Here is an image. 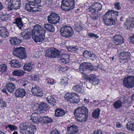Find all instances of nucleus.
<instances>
[{
	"label": "nucleus",
	"instance_id": "nucleus-51",
	"mask_svg": "<svg viewBox=\"0 0 134 134\" xmlns=\"http://www.w3.org/2000/svg\"><path fill=\"white\" fill-rule=\"evenodd\" d=\"M114 5V6L115 8L118 10H119L121 9V7L120 5V3L119 2H116L115 3Z\"/></svg>",
	"mask_w": 134,
	"mask_h": 134
},
{
	"label": "nucleus",
	"instance_id": "nucleus-36",
	"mask_svg": "<svg viewBox=\"0 0 134 134\" xmlns=\"http://www.w3.org/2000/svg\"><path fill=\"white\" fill-rule=\"evenodd\" d=\"M16 24L17 26L20 29H22L23 24L22 21V18H17L15 19V21L13 23Z\"/></svg>",
	"mask_w": 134,
	"mask_h": 134
},
{
	"label": "nucleus",
	"instance_id": "nucleus-1",
	"mask_svg": "<svg viewBox=\"0 0 134 134\" xmlns=\"http://www.w3.org/2000/svg\"><path fill=\"white\" fill-rule=\"evenodd\" d=\"M46 32L45 30L40 25H35L32 31V38L34 42L36 43L38 42H44Z\"/></svg>",
	"mask_w": 134,
	"mask_h": 134
},
{
	"label": "nucleus",
	"instance_id": "nucleus-9",
	"mask_svg": "<svg viewBox=\"0 0 134 134\" xmlns=\"http://www.w3.org/2000/svg\"><path fill=\"white\" fill-rule=\"evenodd\" d=\"M125 29L128 30H132L134 28V18L133 16H129L126 19V21L123 24Z\"/></svg>",
	"mask_w": 134,
	"mask_h": 134
},
{
	"label": "nucleus",
	"instance_id": "nucleus-55",
	"mask_svg": "<svg viewBox=\"0 0 134 134\" xmlns=\"http://www.w3.org/2000/svg\"><path fill=\"white\" fill-rule=\"evenodd\" d=\"M9 35V32L7 31V30L6 29L5 30V31H4V32L3 33V34H2L1 36L3 37L6 38L7 37H8Z\"/></svg>",
	"mask_w": 134,
	"mask_h": 134
},
{
	"label": "nucleus",
	"instance_id": "nucleus-22",
	"mask_svg": "<svg viewBox=\"0 0 134 134\" xmlns=\"http://www.w3.org/2000/svg\"><path fill=\"white\" fill-rule=\"evenodd\" d=\"M66 113V111L61 108H57L55 110V114L56 117H62Z\"/></svg>",
	"mask_w": 134,
	"mask_h": 134
},
{
	"label": "nucleus",
	"instance_id": "nucleus-32",
	"mask_svg": "<svg viewBox=\"0 0 134 134\" xmlns=\"http://www.w3.org/2000/svg\"><path fill=\"white\" fill-rule=\"evenodd\" d=\"M46 100L48 103L52 106H54L56 103V100L52 95L48 96Z\"/></svg>",
	"mask_w": 134,
	"mask_h": 134
},
{
	"label": "nucleus",
	"instance_id": "nucleus-24",
	"mask_svg": "<svg viewBox=\"0 0 134 134\" xmlns=\"http://www.w3.org/2000/svg\"><path fill=\"white\" fill-rule=\"evenodd\" d=\"M118 54L120 59H131V54L128 52H121L118 53Z\"/></svg>",
	"mask_w": 134,
	"mask_h": 134
},
{
	"label": "nucleus",
	"instance_id": "nucleus-3",
	"mask_svg": "<svg viewBox=\"0 0 134 134\" xmlns=\"http://www.w3.org/2000/svg\"><path fill=\"white\" fill-rule=\"evenodd\" d=\"M118 12L113 10H109L106 12L103 17L104 23L107 26L115 25V20L118 15Z\"/></svg>",
	"mask_w": 134,
	"mask_h": 134
},
{
	"label": "nucleus",
	"instance_id": "nucleus-40",
	"mask_svg": "<svg viewBox=\"0 0 134 134\" xmlns=\"http://www.w3.org/2000/svg\"><path fill=\"white\" fill-rule=\"evenodd\" d=\"M44 28L48 31L53 32L54 31V28L52 25L48 24H45L44 25Z\"/></svg>",
	"mask_w": 134,
	"mask_h": 134
},
{
	"label": "nucleus",
	"instance_id": "nucleus-12",
	"mask_svg": "<svg viewBox=\"0 0 134 134\" xmlns=\"http://www.w3.org/2000/svg\"><path fill=\"white\" fill-rule=\"evenodd\" d=\"M35 5H34L32 4H26L25 5V9L30 13H35L36 12H40L42 11L41 7L39 6L35 7Z\"/></svg>",
	"mask_w": 134,
	"mask_h": 134
},
{
	"label": "nucleus",
	"instance_id": "nucleus-38",
	"mask_svg": "<svg viewBox=\"0 0 134 134\" xmlns=\"http://www.w3.org/2000/svg\"><path fill=\"white\" fill-rule=\"evenodd\" d=\"M69 78L68 75H66L62 77V79L60 81V83L63 85H67L69 83Z\"/></svg>",
	"mask_w": 134,
	"mask_h": 134
},
{
	"label": "nucleus",
	"instance_id": "nucleus-48",
	"mask_svg": "<svg viewBox=\"0 0 134 134\" xmlns=\"http://www.w3.org/2000/svg\"><path fill=\"white\" fill-rule=\"evenodd\" d=\"M53 2L52 0H44L43 2L44 4L47 6H51Z\"/></svg>",
	"mask_w": 134,
	"mask_h": 134
},
{
	"label": "nucleus",
	"instance_id": "nucleus-13",
	"mask_svg": "<svg viewBox=\"0 0 134 134\" xmlns=\"http://www.w3.org/2000/svg\"><path fill=\"white\" fill-rule=\"evenodd\" d=\"M124 86L127 88H132L134 87V77L129 76L124 78L123 81Z\"/></svg>",
	"mask_w": 134,
	"mask_h": 134
},
{
	"label": "nucleus",
	"instance_id": "nucleus-54",
	"mask_svg": "<svg viewBox=\"0 0 134 134\" xmlns=\"http://www.w3.org/2000/svg\"><path fill=\"white\" fill-rule=\"evenodd\" d=\"M47 80H48L47 83L50 85H53L55 83L54 80L52 78H48Z\"/></svg>",
	"mask_w": 134,
	"mask_h": 134
},
{
	"label": "nucleus",
	"instance_id": "nucleus-16",
	"mask_svg": "<svg viewBox=\"0 0 134 134\" xmlns=\"http://www.w3.org/2000/svg\"><path fill=\"white\" fill-rule=\"evenodd\" d=\"M31 92L32 94L35 96L41 97L43 95V91L38 86H36L34 87H32L31 90Z\"/></svg>",
	"mask_w": 134,
	"mask_h": 134
},
{
	"label": "nucleus",
	"instance_id": "nucleus-50",
	"mask_svg": "<svg viewBox=\"0 0 134 134\" xmlns=\"http://www.w3.org/2000/svg\"><path fill=\"white\" fill-rule=\"evenodd\" d=\"M88 35L89 37L91 38L94 37L96 38H98L99 37V36L97 34L92 32H89L88 33Z\"/></svg>",
	"mask_w": 134,
	"mask_h": 134
},
{
	"label": "nucleus",
	"instance_id": "nucleus-11",
	"mask_svg": "<svg viewBox=\"0 0 134 134\" xmlns=\"http://www.w3.org/2000/svg\"><path fill=\"white\" fill-rule=\"evenodd\" d=\"M60 54L59 51L54 48H52L50 50L47 51L45 54V56L51 58H58Z\"/></svg>",
	"mask_w": 134,
	"mask_h": 134
},
{
	"label": "nucleus",
	"instance_id": "nucleus-62",
	"mask_svg": "<svg viewBox=\"0 0 134 134\" xmlns=\"http://www.w3.org/2000/svg\"><path fill=\"white\" fill-rule=\"evenodd\" d=\"M78 49V48L77 46H74L72 52L73 53L76 52Z\"/></svg>",
	"mask_w": 134,
	"mask_h": 134
},
{
	"label": "nucleus",
	"instance_id": "nucleus-39",
	"mask_svg": "<svg viewBox=\"0 0 134 134\" xmlns=\"http://www.w3.org/2000/svg\"><path fill=\"white\" fill-rule=\"evenodd\" d=\"M32 65L29 63H25L23 66V69L24 70L30 71L32 69Z\"/></svg>",
	"mask_w": 134,
	"mask_h": 134
},
{
	"label": "nucleus",
	"instance_id": "nucleus-56",
	"mask_svg": "<svg viewBox=\"0 0 134 134\" xmlns=\"http://www.w3.org/2000/svg\"><path fill=\"white\" fill-rule=\"evenodd\" d=\"M7 104L6 102L3 100L0 101V106L1 107H7Z\"/></svg>",
	"mask_w": 134,
	"mask_h": 134
},
{
	"label": "nucleus",
	"instance_id": "nucleus-49",
	"mask_svg": "<svg viewBox=\"0 0 134 134\" xmlns=\"http://www.w3.org/2000/svg\"><path fill=\"white\" fill-rule=\"evenodd\" d=\"M29 3L30 4H32L34 5H36L39 3L40 2V0H28Z\"/></svg>",
	"mask_w": 134,
	"mask_h": 134
},
{
	"label": "nucleus",
	"instance_id": "nucleus-2",
	"mask_svg": "<svg viewBox=\"0 0 134 134\" xmlns=\"http://www.w3.org/2000/svg\"><path fill=\"white\" fill-rule=\"evenodd\" d=\"M88 111L85 106L78 107L75 110L74 114L77 121L80 122L87 121L88 117Z\"/></svg>",
	"mask_w": 134,
	"mask_h": 134
},
{
	"label": "nucleus",
	"instance_id": "nucleus-63",
	"mask_svg": "<svg viewBox=\"0 0 134 134\" xmlns=\"http://www.w3.org/2000/svg\"><path fill=\"white\" fill-rule=\"evenodd\" d=\"M116 126L117 128H121L122 127V125L119 122H116Z\"/></svg>",
	"mask_w": 134,
	"mask_h": 134
},
{
	"label": "nucleus",
	"instance_id": "nucleus-44",
	"mask_svg": "<svg viewBox=\"0 0 134 134\" xmlns=\"http://www.w3.org/2000/svg\"><path fill=\"white\" fill-rule=\"evenodd\" d=\"M5 128L7 129L8 128L9 130L11 131H13L14 130H16L18 128L16 126L14 125H8L7 126H6Z\"/></svg>",
	"mask_w": 134,
	"mask_h": 134
},
{
	"label": "nucleus",
	"instance_id": "nucleus-46",
	"mask_svg": "<svg viewBox=\"0 0 134 134\" xmlns=\"http://www.w3.org/2000/svg\"><path fill=\"white\" fill-rule=\"evenodd\" d=\"M30 120L32 123H34L38 124L39 120V118L37 117L33 116V115L31 116Z\"/></svg>",
	"mask_w": 134,
	"mask_h": 134
},
{
	"label": "nucleus",
	"instance_id": "nucleus-37",
	"mask_svg": "<svg viewBox=\"0 0 134 134\" xmlns=\"http://www.w3.org/2000/svg\"><path fill=\"white\" fill-rule=\"evenodd\" d=\"M100 111V110L99 108H98L94 110L92 113V117L96 119H98Z\"/></svg>",
	"mask_w": 134,
	"mask_h": 134
},
{
	"label": "nucleus",
	"instance_id": "nucleus-47",
	"mask_svg": "<svg viewBox=\"0 0 134 134\" xmlns=\"http://www.w3.org/2000/svg\"><path fill=\"white\" fill-rule=\"evenodd\" d=\"M91 13V14L90 15V16L92 19L95 20L98 19V15L96 13Z\"/></svg>",
	"mask_w": 134,
	"mask_h": 134
},
{
	"label": "nucleus",
	"instance_id": "nucleus-45",
	"mask_svg": "<svg viewBox=\"0 0 134 134\" xmlns=\"http://www.w3.org/2000/svg\"><path fill=\"white\" fill-rule=\"evenodd\" d=\"M7 68V66L6 64H2L0 65V71L1 72H6Z\"/></svg>",
	"mask_w": 134,
	"mask_h": 134
},
{
	"label": "nucleus",
	"instance_id": "nucleus-42",
	"mask_svg": "<svg viewBox=\"0 0 134 134\" xmlns=\"http://www.w3.org/2000/svg\"><path fill=\"white\" fill-rule=\"evenodd\" d=\"M28 125H27L26 123L23 122L21 123L19 126V128L21 132L23 133V132H25L26 130L27 129V128L28 126Z\"/></svg>",
	"mask_w": 134,
	"mask_h": 134
},
{
	"label": "nucleus",
	"instance_id": "nucleus-6",
	"mask_svg": "<svg viewBox=\"0 0 134 134\" xmlns=\"http://www.w3.org/2000/svg\"><path fill=\"white\" fill-rule=\"evenodd\" d=\"M79 95L74 92L66 93L65 96V99L70 103L76 104L80 101Z\"/></svg>",
	"mask_w": 134,
	"mask_h": 134
},
{
	"label": "nucleus",
	"instance_id": "nucleus-23",
	"mask_svg": "<svg viewBox=\"0 0 134 134\" xmlns=\"http://www.w3.org/2000/svg\"><path fill=\"white\" fill-rule=\"evenodd\" d=\"M83 57L85 58H89L91 57L96 59L97 58L96 55L93 54L92 52L85 50L83 53Z\"/></svg>",
	"mask_w": 134,
	"mask_h": 134
},
{
	"label": "nucleus",
	"instance_id": "nucleus-34",
	"mask_svg": "<svg viewBox=\"0 0 134 134\" xmlns=\"http://www.w3.org/2000/svg\"><path fill=\"white\" fill-rule=\"evenodd\" d=\"M72 89L75 91L82 94L84 92V89L82 88L81 86L79 85H76L73 86L72 87Z\"/></svg>",
	"mask_w": 134,
	"mask_h": 134
},
{
	"label": "nucleus",
	"instance_id": "nucleus-15",
	"mask_svg": "<svg viewBox=\"0 0 134 134\" xmlns=\"http://www.w3.org/2000/svg\"><path fill=\"white\" fill-rule=\"evenodd\" d=\"M80 70L82 73H84V72L87 71V73L88 72V71H96V69H94L93 65L91 63L87 64L86 65H80Z\"/></svg>",
	"mask_w": 134,
	"mask_h": 134
},
{
	"label": "nucleus",
	"instance_id": "nucleus-27",
	"mask_svg": "<svg viewBox=\"0 0 134 134\" xmlns=\"http://www.w3.org/2000/svg\"><path fill=\"white\" fill-rule=\"evenodd\" d=\"M5 86L7 91L10 93L13 92L16 88L15 85L9 82L6 83Z\"/></svg>",
	"mask_w": 134,
	"mask_h": 134
},
{
	"label": "nucleus",
	"instance_id": "nucleus-60",
	"mask_svg": "<svg viewBox=\"0 0 134 134\" xmlns=\"http://www.w3.org/2000/svg\"><path fill=\"white\" fill-rule=\"evenodd\" d=\"M6 29L5 27H0V35H1L4 31H5Z\"/></svg>",
	"mask_w": 134,
	"mask_h": 134
},
{
	"label": "nucleus",
	"instance_id": "nucleus-35",
	"mask_svg": "<svg viewBox=\"0 0 134 134\" xmlns=\"http://www.w3.org/2000/svg\"><path fill=\"white\" fill-rule=\"evenodd\" d=\"M25 73L24 71L20 69L15 70L12 72L13 75L19 77L23 76Z\"/></svg>",
	"mask_w": 134,
	"mask_h": 134
},
{
	"label": "nucleus",
	"instance_id": "nucleus-14",
	"mask_svg": "<svg viewBox=\"0 0 134 134\" xmlns=\"http://www.w3.org/2000/svg\"><path fill=\"white\" fill-rule=\"evenodd\" d=\"M60 19L59 15L55 13H51L48 17V21L52 24H56L59 23Z\"/></svg>",
	"mask_w": 134,
	"mask_h": 134
},
{
	"label": "nucleus",
	"instance_id": "nucleus-58",
	"mask_svg": "<svg viewBox=\"0 0 134 134\" xmlns=\"http://www.w3.org/2000/svg\"><path fill=\"white\" fill-rule=\"evenodd\" d=\"M130 42L133 44H134V34L131 36L129 37Z\"/></svg>",
	"mask_w": 134,
	"mask_h": 134
},
{
	"label": "nucleus",
	"instance_id": "nucleus-64",
	"mask_svg": "<svg viewBox=\"0 0 134 134\" xmlns=\"http://www.w3.org/2000/svg\"><path fill=\"white\" fill-rule=\"evenodd\" d=\"M87 73L86 72H84V73H82V76L85 79H87V78L88 77L86 75V73Z\"/></svg>",
	"mask_w": 134,
	"mask_h": 134
},
{
	"label": "nucleus",
	"instance_id": "nucleus-41",
	"mask_svg": "<svg viewBox=\"0 0 134 134\" xmlns=\"http://www.w3.org/2000/svg\"><path fill=\"white\" fill-rule=\"evenodd\" d=\"M122 102L119 100H117L113 104L114 107L115 109L120 108L122 106Z\"/></svg>",
	"mask_w": 134,
	"mask_h": 134
},
{
	"label": "nucleus",
	"instance_id": "nucleus-20",
	"mask_svg": "<svg viewBox=\"0 0 134 134\" xmlns=\"http://www.w3.org/2000/svg\"><path fill=\"white\" fill-rule=\"evenodd\" d=\"M124 40L123 37L120 35H116L113 38V42L117 46L122 44L124 43Z\"/></svg>",
	"mask_w": 134,
	"mask_h": 134
},
{
	"label": "nucleus",
	"instance_id": "nucleus-5",
	"mask_svg": "<svg viewBox=\"0 0 134 134\" xmlns=\"http://www.w3.org/2000/svg\"><path fill=\"white\" fill-rule=\"evenodd\" d=\"M13 54L19 59H26L27 54L25 48L20 46L14 49Z\"/></svg>",
	"mask_w": 134,
	"mask_h": 134
},
{
	"label": "nucleus",
	"instance_id": "nucleus-4",
	"mask_svg": "<svg viewBox=\"0 0 134 134\" xmlns=\"http://www.w3.org/2000/svg\"><path fill=\"white\" fill-rule=\"evenodd\" d=\"M75 5V0H62L61 7L63 10L67 12L74 8Z\"/></svg>",
	"mask_w": 134,
	"mask_h": 134
},
{
	"label": "nucleus",
	"instance_id": "nucleus-31",
	"mask_svg": "<svg viewBox=\"0 0 134 134\" xmlns=\"http://www.w3.org/2000/svg\"><path fill=\"white\" fill-rule=\"evenodd\" d=\"M74 26L75 30L79 32L82 31L83 29V27L81 23L77 21L74 22Z\"/></svg>",
	"mask_w": 134,
	"mask_h": 134
},
{
	"label": "nucleus",
	"instance_id": "nucleus-57",
	"mask_svg": "<svg viewBox=\"0 0 134 134\" xmlns=\"http://www.w3.org/2000/svg\"><path fill=\"white\" fill-rule=\"evenodd\" d=\"M50 134H60V131L56 129L53 130L50 132Z\"/></svg>",
	"mask_w": 134,
	"mask_h": 134
},
{
	"label": "nucleus",
	"instance_id": "nucleus-8",
	"mask_svg": "<svg viewBox=\"0 0 134 134\" xmlns=\"http://www.w3.org/2000/svg\"><path fill=\"white\" fill-rule=\"evenodd\" d=\"M20 0H10L8 4L7 8L8 11L12 10L13 9L17 10L20 7Z\"/></svg>",
	"mask_w": 134,
	"mask_h": 134
},
{
	"label": "nucleus",
	"instance_id": "nucleus-19",
	"mask_svg": "<svg viewBox=\"0 0 134 134\" xmlns=\"http://www.w3.org/2000/svg\"><path fill=\"white\" fill-rule=\"evenodd\" d=\"M36 130V126L31 124L28 125L27 129L23 132V134H34Z\"/></svg>",
	"mask_w": 134,
	"mask_h": 134
},
{
	"label": "nucleus",
	"instance_id": "nucleus-52",
	"mask_svg": "<svg viewBox=\"0 0 134 134\" xmlns=\"http://www.w3.org/2000/svg\"><path fill=\"white\" fill-rule=\"evenodd\" d=\"M8 19V16L6 15H2L0 16V19L2 21H5Z\"/></svg>",
	"mask_w": 134,
	"mask_h": 134
},
{
	"label": "nucleus",
	"instance_id": "nucleus-18",
	"mask_svg": "<svg viewBox=\"0 0 134 134\" xmlns=\"http://www.w3.org/2000/svg\"><path fill=\"white\" fill-rule=\"evenodd\" d=\"M26 94L25 89L21 88L16 89L14 93V95L16 97L21 98L25 96Z\"/></svg>",
	"mask_w": 134,
	"mask_h": 134
},
{
	"label": "nucleus",
	"instance_id": "nucleus-21",
	"mask_svg": "<svg viewBox=\"0 0 134 134\" xmlns=\"http://www.w3.org/2000/svg\"><path fill=\"white\" fill-rule=\"evenodd\" d=\"M67 130L69 134H76L78 133L79 131L78 127L74 125L68 126Z\"/></svg>",
	"mask_w": 134,
	"mask_h": 134
},
{
	"label": "nucleus",
	"instance_id": "nucleus-25",
	"mask_svg": "<svg viewBox=\"0 0 134 134\" xmlns=\"http://www.w3.org/2000/svg\"><path fill=\"white\" fill-rule=\"evenodd\" d=\"M39 120L40 122L46 124H48L49 123H51L53 121L52 119L49 117L48 116H44L40 117L39 118Z\"/></svg>",
	"mask_w": 134,
	"mask_h": 134
},
{
	"label": "nucleus",
	"instance_id": "nucleus-43",
	"mask_svg": "<svg viewBox=\"0 0 134 134\" xmlns=\"http://www.w3.org/2000/svg\"><path fill=\"white\" fill-rule=\"evenodd\" d=\"M24 34L23 36L22 37L23 39L25 40H28L30 39L31 37V33L30 32L27 31L23 33Z\"/></svg>",
	"mask_w": 134,
	"mask_h": 134
},
{
	"label": "nucleus",
	"instance_id": "nucleus-10",
	"mask_svg": "<svg viewBox=\"0 0 134 134\" xmlns=\"http://www.w3.org/2000/svg\"><path fill=\"white\" fill-rule=\"evenodd\" d=\"M102 5L99 2H96L93 3L90 6L87 10L90 13H96L101 10Z\"/></svg>",
	"mask_w": 134,
	"mask_h": 134
},
{
	"label": "nucleus",
	"instance_id": "nucleus-53",
	"mask_svg": "<svg viewBox=\"0 0 134 134\" xmlns=\"http://www.w3.org/2000/svg\"><path fill=\"white\" fill-rule=\"evenodd\" d=\"M68 69V67L66 66L62 67L60 66L58 68V70L59 71H62V72H65Z\"/></svg>",
	"mask_w": 134,
	"mask_h": 134
},
{
	"label": "nucleus",
	"instance_id": "nucleus-26",
	"mask_svg": "<svg viewBox=\"0 0 134 134\" xmlns=\"http://www.w3.org/2000/svg\"><path fill=\"white\" fill-rule=\"evenodd\" d=\"M12 45L18 46L21 42V41L16 37H12L9 40Z\"/></svg>",
	"mask_w": 134,
	"mask_h": 134
},
{
	"label": "nucleus",
	"instance_id": "nucleus-17",
	"mask_svg": "<svg viewBox=\"0 0 134 134\" xmlns=\"http://www.w3.org/2000/svg\"><path fill=\"white\" fill-rule=\"evenodd\" d=\"M72 59H59V62L62 65L67 64L72 68H74L75 66L76 65L77 62L72 61L71 60Z\"/></svg>",
	"mask_w": 134,
	"mask_h": 134
},
{
	"label": "nucleus",
	"instance_id": "nucleus-59",
	"mask_svg": "<svg viewBox=\"0 0 134 134\" xmlns=\"http://www.w3.org/2000/svg\"><path fill=\"white\" fill-rule=\"evenodd\" d=\"M93 134H103V133L100 130H95Z\"/></svg>",
	"mask_w": 134,
	"mask_h": 134
},
{
	"label": "nucleus",
	"instance_id": "nucleus-61",
	"mask_svg": "<svg viewBox=\"0 0 134 134\" xmlns=\"http://www.w3.org/2000/svg\"><path fill=\"white\" fill-rule=\"evenodd\" d=\"M108 47L109 48H115V46L112 43H110L108 45Z\"/></svg>",
	"mask_w": 134,
	"mask_h": 134
},
{
	"label": "nucleus",
	"instance_id": "nucleus-29",
	"mask_svg": "<svg viewBox=\"0 0 134 134\" xmlns=\"http://www.w3.org/2000/svg\"><path fill=\"white\" fill-rule=\"evenodd\" d=\"M49 109V107L48 104L42 102L39 104L38 110L41 112L44 113L47 111Z\"/></svg>",
	"mask_w": 134,
	"mask_h": 134
},
{
	"label": "nucleus",
	"instance_id": "nucleus-33",
	"mask_svg": "<svg viewBox=\"0 0 134 134\" xmlns=\"http://www.w3.org/2000/svg\"><path fill=\"white\" fill-rule=\"evenodd\" d=\"M127 129L129 131L134 132V119H131L126 125Z\"/></svg>",
	"mask_w": 134,
	"mask_h": 134
},
{
	"label": "nucleus",
	"instance_id": "nucleus-30",
	"mask_svg": "<svg viewBox=\"0 0 134 134\" xmlns=\"http://www.w3.org/2000/svg\"><path fill=\"white\" fill-rule=\"evenodd\" d=\"M10 64L13 68H18L21 66V63L18 59H12L10 62Z\"/></svg>",
	"mask_w": 134,
	"mask_h": 134
},
{
	"label": "nucleus",
	"instance_id": "nucleus-7",
	"mask_svg": "<svg viewBox=\"0 0 134 134\" xmlns=\"http://www.w3.org/2000/svg\"><path fill=\"white\" fill-rule=\"evenodd\" d=\"M60 34L62 36L68 38L72 36L73 34V31L70 26L64 25L63 26L60 30Z\"/></svg>",
	"mask_w": 134,
	"mask_h": 134
},
{
	"label": "nucleus",
	"instance_id": "nucleus-28",
	"mask_svg": "<svg viewBox=\"0 0 134 134\" xmlns=\"http://www.w3.org/2000/svg\"><path fill=\"white\" fill-rule=\"evenodd\" d=\"M87 80H89L92 83L95 85L98 84L99 82V80L97 79L96 76L94 74H91L87 78Z\"/></svg>",
	"mask_w": 134,
	"mask_h": 134
}]
</instances>
